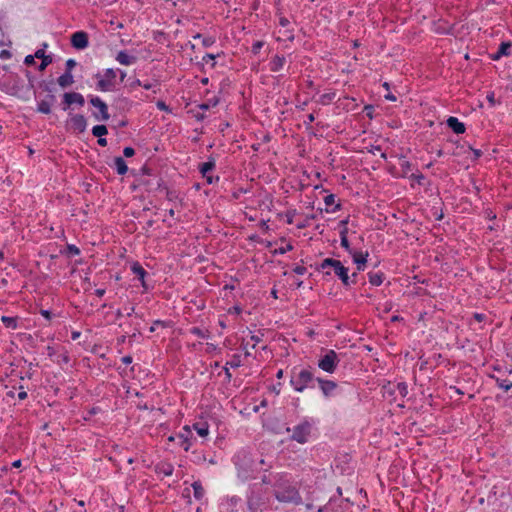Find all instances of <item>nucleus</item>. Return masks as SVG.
<instances>
[{
	"label": "nucleus",
	"mask_w": 512,
	"mask_h": 512,
	"mask_svg": "<svg viewBox=\"0 0 512 512\" xmlns=\"http://www.w3.org/2000/svg\"><path fill=\"white\" fill-rule=\"evenodd\" d=\"M233 463L237 470L238 479L241 482H246L256 478L261 470L259 466L264 464V460L256 461L248 451L240 450L234 455Z\"/></svg>",
	"instance_id": "f257e3e1"
},
{
	"label": "nucleus",
	"mask_w": 512,
	"mask_h": 512,
	"mask_svg": "<svg viewBox=\"0 0 512 512\" xmlns=\"http://www.w3.org/2000/svg\"><path fill=\"white\" fill-rule=\"evenodd\" d=\"M277 482L275 483L274 495L276 499L284 503L299 504L301 497L295 487L289 484L284 474H276Z\"/></svg>",
	"instance_id": "f03ea898"
},
{
	"label": "nucleus",
	"mask_w": 512,
	"mask_h": 512,
	"mask_svg": "<svg viewBox=\"0 0 512 512\" xmlns=\"http://www.w3.org/2000/svg\"><path fill=\"white\" fill-rule=\"evenodd\" d=\"M319 271H322L326 275H331L332 272L342 282L344 286H350L355 283V280H351L348 274V268L345 267L341 261L333 258H325L318 267Z\"/></svg>",
	"instance_id": "7ed1b4c3"
},
{
	"label": "nucleus",
	"mask_w": 512,
	"mask_h": 512,
	"mask_svg": "<svg viewBox=\"0 0 512 512\" xmlns=\"http://www.w3.org/2000/svg\"><path fill=\"white\" fill-rule=\"evenodd\" d=\"M315 421L311 418H304L292 428L291 440L300 444L307 443L314 430Z\"/></svg>",
	"instance_id": "20e7f679"
},
{
	"label": "nucleus",
	"mask_w": 512,
	"mask_h": 512,
	"mask_svg": "<svg viewBox=\"0 0 512 512\" xmlns=\"http://www.w3.org/2000/svg\"><path fill=\"white\" fill-rule=\"evenodd\" d=\"M313 380L314 375L308 369H301L300 371H296V369H293L290 378V384L295 391L303 392L306 388L309 387L310 383Z\"/></svg>",
	"instance_id": "39448f33"
},
{
	"label": "nucleus",
	"mask_w": 512,
	"mask_h": 512,
	"mask_svg": "<svg viewBox=\"0 0 512 512\" xmlns=\"http://www.w3.org/2000/svg\"><path fill=\"white\" fill-rule=\"evenodd\" d=\"M340 362V358L338 354L330 349L325 352L323 356H321L318 360V367L329 374H332L336 371L338 364Z\"/></svg>",
	"instance_id": "423d86ee"
},
{
	"label": "nucleus",
	"mask_w": 512,
	"mask_h": 512,
	"mask_svg": "<svg viewBox=\"0 0 512 512\" xmlns=\"http://www.w3.org/2000/svg\"><path fill=\"white\" fill-rule=\"evenodd\" d=\"M116 76V71L112 68L105 69L102 74L98 73L96 75L98 79L97 89L103 92L111 91L114 87Z\"/></svg>",
	"instance_id": "0eeeda50"
},
{
	"label": "nucleus",
	"mask_w": 512,
	"mask_h": 512,
	"mask_svg": "<svg viewBox=\"0 0 512 512\" xmlns=\"http://www.w3.org/2000/svg\"><path fill=\"white\" fill-rule=\"evenodd\" d=\"M90 103L94 106L98 112L93 113V116L97 121H107L110 118L107 104L98 96H91Z\"/></svg>",
	"instance_id": "6e6552de"
},
{
	"label": "nucleus",
	"mask_w": 512,
	"mask_h": 512,
	"mask_svg": "<svg viewBox=\"0 0 512 512\" xmlns=\"http://www.w3.org/2000/svg\"><path fill=\"white\" fill-rule=\"evenodd\" d=\"M178 444L185 450L189 451L193 444V433L190 426L185 425L177 434Z\"/></svg>",
	"instance_id": "1a4fd4ad"
},
{
	"label": "nucleus",
	"mask_w": 512,
	"mask_h": 512,
	"mask_svg": "<svg viewBox=\"0 0 512 512\" xmlns=\"http://www.w3.org/2000/svg\"><path fill=\"white\" fill-rule=\"evenodd\" d=\"M67 125L70 129L77 133H83L87 128V120L81 114H69Z\"/></svg>",
	"instance_id": "9d476101"
},
{
	"label": "nucleus",
	"mask_w": 512,
	"mask_h": 512,
	"mask_svg": "<svg viewBox=\"0 0 512 512\" xmlns=\"http://www.w3.org/2000/svg\"><path fill=\"white\" fill-rule=\"evenodd\" d=\"M84 103L83 95L78 92H67L63 95V110L65 111L73 104L83 106Z\"/></svg>",
	"instance_id": "9b49d317"
},
{
	"label": "nucleus",
	"mask_w": 512,
	"mask_h": 512,
	"mask_svg": "<svg viewBox=\"0 0 512 512\" xmlns=\"http://www.w3.org/2000/svg\"><path fill=\"white\" fill-rule=\"evenodd\" d=\"M71 45L78 50L87 48L89 45L88 34L84 31L73 33L71 36Z\"/></svg>",
	"instance_id": "f8f14e48"
},
{
	"label": "nucleus",
	"mask_w": 512,
	"mask_h": 512,
	"mask_svg": "<svg viewBox=\"0 0 512 512\" xmlns=\"http://www.w3.org/2000/svg\"><path fill=\"white\" fill-rule=\"evenodd\" d=\"M316 381L318 382L319 388L326 398L331 397L334 394L337 388V383L335 381L323 378H316Z\"/></svg>",
	"instance_id": "ddd939ff"
},
{
	"label": "nucleus",
	"mask_w": 512,
	"mask_h": 512,
	"mask_svg": "<svg viewBox=\"0 0 512 512\" xmlns=\"http://www.w3.org/2000/svg\"><path fill=\"white\" fill-rule=\"evenodd\" d=\"M446 124L456 134H463L466 130L464 123L454 116H450Z\"/></svg>",
	"instance_id": "4468645a"
},
{
	"label": "nucleus",
	"mask_w": 512,
	"mask_h": 512,
	"mask_svg": "<svg viewBox=\"0 0 512 512\" xmlns=\"http://www.w3.org/2000/svg\"><path fill=\"white\" fill-rule=\"evenodd\" d=\"M55 101L54 95H48L45 99L38 102L37 110L43 114L51 113V107Z\"/></svg>",
	"instance_id": "2eb2a0df"
},
{
	"label": "nucleus",
	"mask_w": 512,
	"mask_h": 512,
	"mask_svg": "<svg viewBox=\"0 0 512 512\" xmlns=\"http://www.w3.org/2000/svg\"><path fill=\"white\" fill-rule=\"evenodd\" d=\"M116 61L121 65L130 66L136 63L137 58L133 55H130L128 52L122 50L119 51L116 55Z\"/></svg>",
	"instance_id": "dca6fc26"
},
{
	"label": "nucleus",
	"mask_w": 512,
	"mask_h": 512,
	"mask_svg": "<svg viewBox=\"0 0 512 512\" xmlns=\"http://www.w3.org/2000/svg\"><path fill=\"white\" fill-rule=\"evenodd\" d=\"M351 254H352L354 263L357 265V269L359 271H363L365 268V264L367 262V258L369 256L368 252L363 253V252L355 251L353 253L351 252Z\"/></svg>",
	"instance_id": "f3484780"
},
{
	"label": "nucleus",
	"mask_w": 512,
	"mask_h": 512,
	"mask_svg": "<svg viewBox=\"0 0 512 512\" xmlns=\"http://www.w3.org/2000/svg\"><path fill=\"white\" fill-rule=\"evenodd\" d=\"M286 63V58L284 56L276 55L274 56L270 63L269 67L272 72H278L280 71Z\"/></svg>",
	"instance_id": "a211bd4d"
},
{
	"label": "nucleus",
	"mask_w": 512,
	"mask_h": 512,
	"mask_svg": "<svg viewBox=\"0 0 512 512\" xmlns=\"http://www.w3.org/2000/svg\"><path fill=\"white\" fill-rule=\"evenodd\" d=\"M155 471L157 474H162L164 476H171L174 471V467L171 463L168 462H160L156 465Z\"/></svg>",
	"instance_id": "6ab92c4d"
},
{
	"label": "nucleus",
	"mask_w": 512,
	"mask_h": 512,
	"mask_svg": "<svg viewBox=\"0 0 512 512\" xmlns=\"http://www.w3.org/2000/svg\"><path fill=\"white\" fill-rule=\"evenodd\" d=\"M341 225H343V229L340 231V241H341V246L349 251V253H351L350 251V244H349V241H348V237H347V232H348V229L346 227L347 223H348V220H342L341 222Z\"/></svg>",
	"instance_id": "aec40b11"
},
{
	"label": "nucleus",
	"mask_w": 512,
	"mask_h": 512,
	"mask_svg": "<svg viewBox=\"0 0 512 512\" xmlns=\"http://www.w3.org/2000/svg\"><path fill=\"white\" fill-rule=\"evenodd\" d=\"M57 83L62 88H67L74 83V78L72 73L69 71H65L61 76L58 77Z\"/></svg>",
	"instance_id": "412c9836"
},
{
	"label": "nucleus",
	"mask_w": 512,
	"mask_h": 512,
	"mask_svg": "<svg viewBox=\"0 0 512 512\" xmlns=\"http://www.w3.org/2000/svg\"><path fill=\"white\" fill-rule=\"evenodd\" d=\"M114 167L119 175H125L128 171V166L122 157H115Z\"/></svg>",
	"instance_id": "4be33fe9"
},
{
	"label": "nucleus",
	"mask_w": 512,
	"mask_h": 512,
	"mask_svg": "<svg viewBox=\"0 0 512 512\" xmlns=\"http://www.w3.org/2000/svg\"><path fill=\"white\" fill-rule=\"evenodd\" d=\"M215 160L210 158L207 162H204L199 165V171L203 177H207L208 173L215 168Z\"/></svg>",
	"instance_id": "5701e85b"
},
{
	"label": "nucleus",
	"mask_w": 512,
	"mask_h": 512,
	"mask_svg": "<svg viewBox=\"0 0 512 512\" xmlns=\"http://www.w3.org/2000/svg\"><path fill=\"white\" fill-rule=\"evenodd\" d=\"M193 429L200 437H206L209 434V425L206 422H197L193 424Z\"/></svg>",
	"instance_id": "b1692460"
},
{
	"label": "nucleus",
	"mask_w": 512,
	"mask_h": 512,
	"mask_svg": "<svg viewBox=\"0 0 512 512\" xmlns=\"http://www.w3.org/2000/svg\"><path fill=\"white\" fill-rule=\"evenodd\" d=\"M369 283L373 286H380L384 280V274L382 272H369L368 273Z\"/></svg>",
	"instance_id": "393cba45"
},
{
	"label": "nucleus",
	"mask_w": 512,
	"mask_h": 512,
	"mask_svg": "<svg viewBox=\"0 0 512 512\" xmlns=\"http://www.w3.org/2000/svg\"><path fill=\"white\" fill-rule=\"evenodd\" d=\"M511 48V43L510 42H502L498 48V51L497 53L495 54V56L493 57L494 60H498L500 59L502 56H508L509 55V50Z\"/></svg>",
	"instance_id": "a878e982"
},
{
	"label": "nucleus",
	"mask_w": 512,
	"mask_h": 512,
	"mask_svg": "<svg viewBox=\"0 0 512 512\" xmlns=\"http://www.w3.org/2000/svg\"><path fill=\"white\" fill-rule=\"evenodd\" d=\"M193 494L197 500H201L205 495V490L200 481H194L192 483Z\"/></svg>",
	"instance_id": "bb28decb"
},
{
	"label": "nucleus",
	"mask_w": 512,
	"mask_h": 512,
	"mask_svg": "<svg viewBox=\"0 0 512 512\" xmlns=\"http://www.w3.org/2000/svg\"><path fill=\"white\" fill-rule=\"evenodd\" d=\"M131 270L144 285V278L146 275L145 269L139 263L136 262L131 266Z\"/></svg>",
	"instance_id": "cd10ccee"
},
{
	"label": "nucleus",
	"mask_w": 512,
	"mask_h": 512,
	"mask_svg": "<svg viewBox=\"0 0 512 512\" xmlns=\"http://www.w3.org/2000/svg\"><path fill=\"white\" fill-rule=\"evenodd\" d=\"M1 321L5 325L6 328L15 330L18 327V321H17V318H15V317L2 316Z\"/></svg>",
	"instance_id": "c85d7f7f"
},
{
	"label": "nucleus",
	"mask_w": 512,
	"mask_h": 512,
	"mask_svg": "<svg viewBox=\"0 0 512 512\" xmlns=\"http://www.w3.org/2000/svg\"><path fill=\"white\" fill-rule=\"evenodd\" d=\"M108 133V129L105 125H96L92 128L93 136L100 138Z\"/></svg>",
	"instance_id": "c756f323"
},
{
	"label": "nucleus",
	"mask_w": 512,
	"mask_h": 512,
	"mask_svg": "<svg viewBox=\"0 0 512 512\" xmlns=\"http://www.w3.org/2000/svg\"><path fill=\"white\" fill-rule=\"evenodd\" d=\"M190 333L203 339L209 338V332L207 330H202L199 327H192L190 329Z\"/></svg>",
	"instance_id": "7c9ffc66"
},
{
	"label": "nucleus",
	"mask_w": 512,
	"mask_h": 512,
	"mask_svg": "<svg viewBox=\"0 0 512 512\" xmlns=\"http://www.w3.org/2000/svg\"><path fill=\"white\" fill-rule=\"evenodd\" d=\"M400 167L404 177H407L408 173L412 170V164L404 158H400Z\"/></svg>",
	"instance_id": "2f4dec72"
},
{
	"label": "nucleus",
	"mask_w": 512,
	"mask_h": 512,
	"mask_svg": "<svg viewBox=\"0 0 512 512\" xmlns=\"http://www.w3.org/2000/svg\"><path fill=\"white\" fill-rule=\"evenodd\" d=\"M194 39H201L204 47H210L215 43V39L211 36L203 37L201 34H196Z\"/></svg>",
	"instance_id": "473e14b6"
},
{
	"label": "nucleus",
	"mask_w": 512,
	"mask_h": 512,
	"mask_svg": "<svg viewBox=\"0 0 512 512\" xmlns=\"http://www.w3.org/2000/svg\"><path fill=\"white\" fill-rule=\"evenodd\" d=\"M497 386L504 391H509L512 388V382H508L507 380L496 378Z\"/></svg>",
	"instance_id": "72a5a7b5"
},
{
	"label": "nucleus",
	"mask_w": 512,
	"mask_h": 512,
	"mask_svg": "<svg viewBox=\"0 0 512 512\" xmlns=\"http://www.w3.org/2000/svg\"><path fill=\"white\" fill-rule=\"evenodd\" d=\"M53 59L51 55H47L46 57H43L41 59V63L39 65V70L43 71L46 69L47 66H49L52 63Z\"/></svg>",
	"instance_id": "f704fd0d"
},
{
	"label": "nucleus",
	"mask_w": 512,
	"mask_h": 512,
	"mask_svg": "<svg viewBox=\"0 0 512 512\" xmlns=\"http://www.w3.org/2000/svg\"><path fill=\"white\" fill-rule=\"evenodd\" d=\"M226 366L231 368H238L241 366V359L239 355H234L231 361L226 363Z\"/></svg>",
	"instance_id": "c9c22d12"
},
{
	"label": "nucleus",
	"mask_w": 512,
	"mask_h": 512,
	"mask_svg": "<svg viewBox=\"0 0 512 512\" xmlns=\"http://www.w3.org/2000/svg\"><path fill=\"white\" fill-rule=\"evenodd\" d=\"M276 474L275 475H269V476H263L262 478V483L264 484H270V485H273L275 487V483L277 482V478H275Z\"/></svg>",
	"instance_id": "e433bc0d"
},
{
	"label": "nucleus",
	"mask_w": 512,
	"mask_h": 512,
	"mask_svg": "<svg viewBox=\"0 0 512 512\" xmlns=\"http://www.w3.org/2000/svg\"><path fill=\"white\" fill-rule=\"evenodd\" d=\"M156 107H157L159 110H161V111H165V112H168V113H170V112H171V109L169 108V106H168V105H166V103H165L164 101H161V100L157 101V103H156Z\"/></svg>",
	"instance_id": "4c0bfd02"
},
{
	"label": "nucleus",
	"mask_w": 512,
	"mask_h": 512,
	"mask_svg": "<svg viewBox=\"0 0 512 512\" xmlns=\"http://www.w3.org/2000/svg\"><path fill=\"white\" fill-rule=\"evenodd\" d=\"M67 249H68L69 254L72 256H76V255L80 254V249L73 244L68 245Z\"/></svg>",
	"instance_id": "58836bf2"
},
{
	"label": "nucleus",
	"mask_w": 512,
	"mask_h": 512,
	"mask_svg": "<svg viewBox=\"0 0 512 512\" xmlns=\"http://www.w3.org/2000/svg\"><path fill=\"white\" fill-rule=\"evenodd\" d=\"M123 155L127 158L135 155V150L132 147H125L123 149Z\"/></svg>",
	"instance_id": "ea45409f"
},
{
	"label": "nucleus",
	"mask_w": 512,
	"mask_h": 512,
	"mask_svg": "<svg viewBox=\"0 0 512 512\" xmlns=\"http://www.w3.org/2000/svg\"><path fill=\"white\" fill-rule=\"evenodd\" d=\"M263 47V42L261 41H256L255 43H253L252 45V52L254 54H257L259 53L260 49Z\"/></svg>",
	"instance_id": "a19ab883"
},
{
	"label": "nucleus",
	"mask_w": 512,
	"mask_h": 512,
	"mask_svg": "<svg viewBox=\"0 0 512 512\" xmlns=\"http://www.w3.org/2000/svg\"><path fill=\"white\" fill-rule=\"evenodd\" d=\"M77 65L76 61L74 59H68L66 61V71H69L71 73L72 69Z\"/></svg>",
	"instance_id": "79ce46f5"
},
{
	"label": "nucleus",
	"mask_w": 512,
	"mask_h": 512,
	"mask_svg": "<svg viewBox=\"0 0 512 512\" xmlns=\"http://www.w3.org/2000/svg\"><path fill=\"white\" fill-rule=\"evenodd\" d=\"M291 250H293V246H292V244L288 243V244H286V246H284V247H280V248L277 250V253H279V254H285L286 252L291 251Z\"/></svg>",
	"instance_id": "37998d69"
},
{
	"label": "nucleus",
	"mask_w": 512,
	"mask_h": 512,
	"mask_svg": "<svg viewBox=\"0 0 512 512\" xmlns=\"http://www.w3.org/2000/svg\"><path fill=\"white\" fill-rule=\"evenodd\" d=\"M324 202L327 206L333 205L335 203V196L333 194L325 196Z\"/></svg>",
	"instance_id": "c03bdc74"
},
{
	"label": "nucleus",
	"mask_w": 512,
	"mask_h": 512,
	"mask_svg": "<svg viewBox=\"0 0 512 512\" xmlns=\"http://www.w3.org/2000/svg\"><path fill=\"white\" fill-rule=\"evenodd\" d=\"M250 340H251V348H255V346L262 340L260 336L258 335H251L250 336Z\"/></svg>",
	"instance_id": "a18cd8bd"
},
{
	"label": "nucleus",
	"mask_w": 512,
	"mask_h": 512,
	"mask_svg": "<svg viewBox=\"0 0 512 512\" xmlns=\"http://www.w3.org/2000/svg\"><path fill=\"white\" fill-rule=\"evenodd\" d=\"M397 388L402 396L407 394V385L405 383H398Z\"/></svg>",
	"instance_id": "49530a36"
},
{
	"label": "nucleus",
	"mask_w": 512,
	"mask_h": 512,
	"mask_svg": "<svg viewBox=\"0 0 512 512\" xmlns=\"http://www.w3.org/2000/svg\"><path fill=\"white\" fill-rule=\"evenodd\" d=\"M293 271L297 274V275H304L306 273V268L304 266H296Z\"/></svg>",
	"instance_id": "de8ad7c7"
},
{
	"label": "nucleus",
	"mask_w": 512,
	"mask_h": 512,
	"mask_svg": "<svg viewBox=\"0 0 512 512\" xmlns=\"http://www.w3.org/2000/svg\"><path fill=\"white\" fill-rule=\"evenodd\" d=\"M40 314L48 321L52 319V313L49 310L42 309L40 310Z\"/></svg>",
	"instance_id": "09e8293b"
},
{
	"label": "nucleus",
	"mask_w": 512,
	"mask_h": 512,
	"mask_svg": "<svg viewBox=\"0 0 512 512\" xmlns=\"http://www.w3.org/2000/svg\"><path fill=\"white\" fill-rule=\"evenodd\" d=\"M35 58H36V57H35V55H27V56L25 57V59H24V63H25L26 65H32V64H34V63H35V61H34V59H35Z\"/></svg>",
	"instance_id": "8fccbe9b"
},
{
	"label": "nucleus",
	"mask_w": 512,
	"mask_h": 512,
	"mask_svg": "<svg viewBox=\"0 0 512 512\" xmlns=\"http://www.w3.org/2000/svg\"><path fill=\"white\" fill-rule=\"evenodd\" d=\"M216 56L214 54L207 53L203 56L202 60L205 63H208L209 61L215 60Z\"/></svg>",
	"instance_id": "3c124183"
},
{
	"label": "nucleus",
	"mask_w": 512,
	"mask_h": 512,
	"mask_svg": "<svg viewBox=\"0 0 512 512\" xmlns=\"http://www.w3.org/2000/svg\"><path fill=\"white\" fill-rule=\"evenodd\" d=\"M411 178L415 179L419 184L422 183V180L424 179V175L421 173L418 174H411Z\"/></svg>",
	"instance_id": "603ef678"
},
{
	"label": "nucleus",
	"mask_w": 512,
	"mask_h": 512,
	"mask_svg": "<svg viewBox=\"0 0 512 512\" xmlns=\"http://www.w3.org/2000/svg\"><path fill=\"white\" fill-rule=\"evenodd\" d=\"M239 501H240V498L233 496L227 502L229 503L230 506L234 507L239 503Z\"/></svg>",
	"instance_id": "864d4df0"
},
{
	"label": "nucleus",
	"mask_w": 512,
	"mask_h": 512,
	"mask_svg": "<svg viewBox=\"0 0 512 512\" xmlns=\"http://www.w3.org/2000/svg\"><path fill=\"white\" fill-rule=\"evenodd\" d=\"M35 57L38 58V59H42L43 57H46L47 55L45 54V51L44 49H41L39 48L36 52H35Z\"/></svg>",
	"instance_id": "5fc2aeb1"
},
{
	"label": "nucleus",
	"mask_w": 512,
	"mask_h": 512,
	"mask_svg": "<svg viewBox=\"0 0 512 512\" xmlns=\"http://www.w3.org/2000/svg\"><path fill=\"white\" fill-rule=\"evenodd\" d=\"M11 57V53L8 50H1L0 51V58L1 59H9Z\"/></svg>",
	"instance_id": "6e6d98bb"
},
{
	"label": "nucleus",
	"mask_w": 512,
	"mask_h": 512,
	"mask_svg": "<svg viewBox=\"0 0 512 512\" xmlns=\"http://www.w3.org/2000/svg\"><path fill=\"white\" fill-rule=\"evenodd\" d=\"M224 372H225V378L228 382L231 381V378H232V374L230 373V370H229V367L225 366L224 367Z\"/></svg>",
	"instance_id": "4d7b16f0"
},
{
	"label": "nucleus",
	"mask_w": 512,
	"mask_h": 512,
	"mask_svg": "<svg viewBox=\"0 0 512 512\" xmlns=\"http://www.w3.org/2000/svg\"><path fill=\"white\" fill-rule=\"evenodd\" d=\"M47 355L51 358L55 355V349L52 346H47Z\"/></svg>",
	"instance_id": "13d9d810"
},
{
	"label": "nucleus",
	"mask_w": 512,
	"mask_h": 512,
	"mask_svg": "<svg viewBox=\"0 0 512 512\" xmlns=\"http://www.w3.org/2000/svg\"><path fill=\"white\" fill-rule=\"evenodd\" d=\"M242 309L239 306H234L229 310V313L240 314Z\"/></svg>",
	"instance_id": "bf43d9fd"
},
{
	"label": "nucleus",
	"mask_w": 512,
	"mask_h": 512,
	"mask_svg": "<svg viewBox=\"0 0 512 512\" xmlns=\"http://www.w3.org/2000/svg\"><path fill=\"white\" fill-rule=\"evenodd\" d=\"M105 294V289L99 288L95 290V295L99 298L103 297Z\"/></svg>",
	"instance_id": "052dcab7"
},
{
	"label": "nucleus",
	"mask_w": 512,
	"mask_h": 512,
	"mask_svg": "<svg viewBox=\"0 0 512 512\" xmlns=\"http://www.w3.org/2000/svg\"><path fill=\"white\" fill-rule=\"evenodd\" d=\"M97 143L100 146L105 147L107 145V140H106V138H103V136H102V137L98 138Z\"/></svg>",
	"instance_id": "680f3d73"
},
{
	"label": "nucleus",
	"mask_w": 512,
	"mask_h": 512,
	"mask_svg": "<svg viewBox=\"0 0 512 512\" xmlns=\"http://www.w3.org/2000/svg\"><path fill=\"white\" fill-rule=\"evenodd\" d=\"M122 362H123L124 364L128 365V364L132 363V357H131V356H124V357L122 358Z\"/></svg>",
	"instance_id": "e2e57ef3"
},
{
	"label": "nucleus",
	"mask_w": 512,
	"mask_h": 512,
	"mask_svg": "<svg viewBox=\"0 0 512 512\" xmlns=\"http://www.w3.org/2000/svg\"><path fill=\"white\" fill-rule=\"evenodd\" d=\"M69 356L67 354H62L61 355V360H58V362H63V363H68L69 362Z\"/></svg>",
	"instance_id": "0e129e2a"
},
{
	"label": "nucleus",
	"mask_w": 512,
	"mask_h": 512,
	"mask_svg": "<svg viewBox=\"0 0 512 512\" xmlns=\"http://www.w3.org/2000/svg\"><path fill=\"white\" fill-rule=\"evenodd\" d=\"M333 96H334V95H328V94L323 95V96L321 97V98H322V102H323V103H326V100L331 101V100L333 99Z\"/></svg>",
	"instance_id": "69168bd1"
},
{
	"label": "nucleus",
	"mask_w": 512,
	"mask_h": 512,
	"mask_svg": "<svg viewBox=\"0 0 512 512\" xmlns=\"http://www.w3.org/2000/svg\"><path fill=\"white\" fill-rule=\"evenodd\" d=\"M81 335V332L79 331H73L72 334H71V338L72 340H77Z\"/></svg>",
	"instance_id": "338daca9"
},
{
	"label": "nucleus",
	"mask_w": 512,
	"mask_h": 512,
	"mask_svg": "<svg viewBox=\"0 0 512 512\" xmlns=\"http://www.w3.org/2000/svg\"><path fill=\"white\" fill-rule=\"evenodd\" d=\"M137 86H142V82L139 80V79H135L132 83H131V87L132 88H135Z\"/></svg>",
	"instance_id": "774afa93"
}]
</instances>
